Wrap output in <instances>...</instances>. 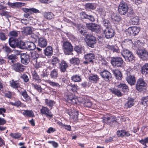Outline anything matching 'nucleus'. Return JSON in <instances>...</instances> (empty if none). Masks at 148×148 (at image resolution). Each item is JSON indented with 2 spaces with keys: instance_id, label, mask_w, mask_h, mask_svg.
Instances as JSON below:
<instances>
[{
  "instance_id": "obj_53",
  "label": "nucleus",
  "mask_w": 148,
  "mask_h": 148,
  "mask_svg": "<svg viewBox=\"0 0 148 148\" xmlns=\"http://www.w3.org/2000/svg\"><path fill=\"white\" fill-rule=\"evenodd\" d=\"M102 24L106 28L110 27V23L107 19H104L102 22Z\"/></svg>"
},
{
  "instance_id": "obj_63",
  "label": "nucleus",
  "mask_w": 148,
  "mask_h": 148,
  "mask_svg": "<svg viewBox=\"0 0 148 148\" xmlns=\"http://www.w3.org/2000/svg\"><path fill=\"white\" fill-rule=\"evenodd\" d=\"M49 83L50 85L54 87L60 88V86L58 83L56 82H52L51 81H49Z\"/></svg>"
},
{
  "instance_id": "obj_6",
  "label": "nucleus",
  "mask_w": 148,
  "mask_h": 148,
  "mask_svg": "<svg viewBox=\"0 0 148 148\" xmlns=\"http://www.w3.org/2000/svg\"><path fill=\"white\" fill-rule=\"evenodd\" d=\"M86 26L88 29L92 32L98 33L100 32V26L97 24L92 23H87L86 24Z\"/></svg>"
},
{
  "instance_id": "obj_61",
  "label": "nucleus",
  "mask_w": 148,
  "mask_h": 148,
  "mask_svg": "<svg viewBox=\"0 0 148 148\" xmlns=\"http://www.w3.org/2000/svg\"><path fill=\"white\" fill-rule=\"evenodd\" d=\"M10 104L12 106L18 107L21 105V102L20 101H15L14 103L10 102Z\"/></svg>"
},
{
  "instance_id": "obj_12",
  "label": "nucleus",
  "mask_w": 148,
  "mask_h": 148,
  "mask_svg": "<svg viewBox=\"0 0 148 148\" xmlns=\"http://www.w3.org/2000/svg\"><path fill=\"white\" fill-rule=\"evenodd\" d=\"M21 62L23 64H27L30 61V56L28 54L23 53L20 54Z\"/></svg>"
},
{
  "instance_id": "obj_17",
  "label": "nucleus",
  "mask_w": 148,
  "mask_h": 148,
  "mask_svg": "<svg viewBox=\"0 0 148 148\" xmlns=\"http://www.w3.org/2000/svg\"><path fill=\"white\" fill-rule=\"evenodd\" d=\"M8 61L10 64H13L16 62L18 60V57L15 54H12L8 55Z\"/></svg>"
},
{
  "instance_id": "obj_58",
  "label": "nucleus",
  "mask_w": 148,
  "mask_h": 148,
  "mask_svg": "<svg viewBox=\"0 0 148 148\" xmlns=\"http://www.w3.org/2000/svg\"><path fill=\"white\" fill-rule=\"evenodd\" d=\"M78 111H76L73 113L72 118L75 121L78 120Z\"/></svg>"
},
{
  "instance_id": "obj_25",
  "label": "nucleus",
  "mask_w": 148,
  "mask_h": 148,
  "mask_svg": "<svg viewBox=\"0 0 148 148\" xmlns=\"http://www.w3.org/2000/svg\"><path fill=\"white\" fill-rule=\"evenodd\" d=\"M82 15L83 18L88 19L92 22H94L95 21V17L92 15H88L85 12H82Z\"/></svg>"
},
{
  "instance_id": "obj_21",
  "label": "nucleus",
  "mask_w": 148,
  "mask_h": 148,
  "mask_svg": "<svg viewBox=\"0 0 148 148\" xmlns=\"http://www.w3.org/2000/svg\"><path fill=\"white\" fill-rule=\"evenodd\" d=\"M117 87L120 89L124 93H127L129 91V88L127 85L125 84L120 83L118 85Z\"/></svg>"
},
{
  "instance_id": "obj_49",
  "label": "nucleus",
  "mask_w": 148,
  "mask_h": 148,
  "mask_svg": "<svg viewBox=\"0 0 148 148\" xmlns=\"http://www.w3.org/2000/svg\"><path fill=\"white\" fill-rule=\"evenodd\" d=\"M44 17L50 20L53 18L54 15L51 12H45L44 14Z\"/></svg>"
},
{
  "instance_id": "obj_19",
  "label": "nucleus",
  "mask_w": 148,
  "mask_h": 148,
  "mask_svg": "<svg viewBox=\"0 0 148 148\" xmlns=\"http://www.w3.org/2000/svg\"><path fill=\"white\" fill-rule=\"evenodd\" d=\"M18 40L16 38L11 37L9 39V44L10 47L14 49L16 47V45Z\"/></svg>"
},
{
  "instance_id": "obj_34",
  "label": "nucleus",
  "mask_w": 148,
  "mask_h": 148,
  "mask_svg": "<svg viewBox=\"0 0 148 148\" xmlns=\"http://www.w3.org/2000/svg\"><path fill=\"white\" fill-rule=\"evenodd\" d=\"M112 19L113 21L116 23H119L122 19L119 15L115 14L112 15Z\"/></svg>"
},
{
  "instance_id": "obj_28",
  "label": "nucleus",
  "mask_w": 148,
  "mask_h": 148,
  "mask_svg": "<svg viewBox=\"0 0 148 148\" xmlns=\"http://www.w3.org/2000/svg\"><path fill=\"white\" fill-rule=\"evenodd\" d=\"M109 90L112 93L116 95L118 97H121L122 96V93L120 90L118 89L114 88H112L109 89Z\"/></svg>"
},
{
  "instance_id": "obj_15",
  "label": "nucleus",
  "mask_w": 148,
  "mask_h": 148,
  "mask_svg": "<svg viewBox=\"0 0 148 148\" xmlns=\"http://www.w3.org/2000/svg\"><path fill=\"white\" fill-rule=\"evenodd\" d=\"M129 70L130 71H131V70L130 69H128L127 70V77H126V80L128 83L132 86L134 85L135 84L136 79L135 77L134 76L130 75V73L128 72Z\"/></svg>"
},
{
  "instance_id": "obj_4",
  "label": "nucleus",
  "mask_w": 148,
  "mask_h": 148,
  "mask_svg": "<svg viewBox=\"0 0 148 148\" xmlns=\"http://www.w3.org/2000/svg\"><path fill=\"white\" fill-rule=\"evenodd\" d=\"M63 48L64 53L66 55H70L73 51V47L70 42H64L63 45Z\"/></svg>"
},
{
  "instance_id": "obj_52",
  "label": "nucleus",
  "mask_w": 148,
  "mask_h": 148,
  "mask_svg": "<svg viewBox=\"0 0 148 148\" xmlns=\"http://www.w3.org/2000/svg\"><path fill=\"white\" fill-rule=\"evenodd\" d=\"M141 103L144 106H148V96L142 97Z\"/></svg>"
},
{
  "instance_id": "obj_33",
  "label": "nucleus",
  "mask_w": 148,
  "mask_h": 148,
  "mask_svg": "<svg viewBox=\"0 0 148 148\" xmlns=\"http://www.w3.org/2000/svg\"><path fill=\"white\" fill-rule=\"evenodd\" d=\"M113 72L116 79L121 80L122 77V74L121 72L118 70H114Z\"/></svg>"
},
{
  "instance_id": "obj_41",
  "label": "nucleus",
  "mask_w": 148,
  "mask_h": 148,
  "mask_svg": "<svg viewBox=\"0 0 148 148\" xmlns=\"http://www.w3.org/2000/svg\"><path fill=\"white\" fill-rule=\"evenodd\" d=\"M50 76L51 78H57L58 76V71L57 70L54 69L51 71L50 74Z\"/></svg>"
},
{
  "instance_id": "obj_26",
  "label": "nucleus",
  "mask_w": 148,
  "mask_h": 148,
  "mask_svg": "<svg viewBox=\"0 0 148 148\" xmlns=\"http://www.w3.org/2000/svg\"><path fill=\"white\" fill-rule=\"evenodd\" d=\"M59 66L60 71L64 72L66 71V69L68 67V66L65 61L62 60L59 63Z\"/></svg>"
},
{
  "instance_id": "obj_56",
  "label": "nucleus",
  "mask_w": 148,
  "mask_h": 148,
  "mask_svg": "<svg viewBox=\"0 0 148 148\" xmlns=\"http://www.w3.org/2000/svg\"><path fill=\"white\" fill-rule=\"evenodd\" d=\"M126 34L129 36H133L132 27H130L125 30Z\"/></svg>"
},
{
  "instance_id": "obj_11",
  "label": "nucleus",
  "mask_w": 148,
  "mask_h": 148,
  "mask_svg": "<svg viewBox=\"0 0 148 148\" xmlns=\"http://www.w3.org/2000/svg\"><path fill=\"white\" fill-rule=\"evenodd\" d=\"M103 120L105 123L110 126H112L113 125L115 126V125H116L117 123L116 118L111 116L107 117H105Z\"/></svg>"
},
{
  "instance_id": "obj_18",
  "label": "nucleus",
  "mask_w": 148,
  "mask_h": 148,
  "mask_svg": "<svg viewBox=\"0 0 148 148\" xmlns=\"http://www.w3.org/2000/svg\"><path fill=\"white\" fill-rule=\"evenodd\" d=\"M116 134L119 137H128L130 135L129 132L125 130H119L116 132Z\"/></svg>"
},
{
  "instance_id": "obj_7",
  "label": "nucleus",
  "mask_w": 148,
  "mask_h": 148,
  "mask_svg": "<svg viewBox=\"0 0 148 148\" xmlns=\"http://www.w3.org/2000/svg\"><path fill=\"white\" fill-rule=\"evenodd\" d=\"M128 10V7L126 3L123 1L120 3L118 9V11L120 14L125 15Z\"/></svg>"
},
{
  "instance_id": "obj_16",
  "label": "nucleus",
  "mask_w": 148,
  "mask_h": 148,
  "mask_svg": "<svg viewBox=\"0 0 148 148\" xmlns=\"http://www.w3.org/2000/svg\"><path fill=\"white\" fill-rule=\"evenodd\" d=\"M38 45L44 48L47 45V40L44 37H40L38 38Z\"/></svg>"
},
{
  "instance_id": "obj_44",
  "label": "nucleus",
  "mask_w": 148,
  "mask_h": 148,
  "mask_svg": "<svg viewBox=\"0 0 148 148\" xmlns=\"http://www.w3.org/2000/svg\"><path fill=\"white\" fill-rule=\"evenodd\" d=\"M141 72L144 74H148V64H145L141 68Z\"/></svg>"
},
{
  "instance_id": "obj_64",
  "label": "nucleus",
  "mask_w": 148,
  "mask_h": 148,
  "mask_svg": "<svg viewBox=\"0 0 148 148\" xmlns=\"http://www.w3.org/2000/svg\"><path fill=\"white\" fill-rule=\"evenodd\" d=\"M12 92L10 91H8L5 93L4 96L10 99L12 97Z\"/></svg>"
},
{
  "instance_id": "obj_50",
  "label": "nucleus",
  "mask_w": 148,
  "mask_h": 148,
  "mask_svg": "<svg viewBox=\"0 0 148 148\" xmlns=\"http://www.w3.org/2000/svg\"><path fill=\"white\" fill-rule=\"evenodd\" d=\"M132 52L124 48L121 52V54L125 58L126 56H127L129 53Z\"/></svg>"
},
{
  "instance_id": "obj_10",
  "label": "nucleus",
  "mask_w": 148,
  "mask_h": 148,
  "mask_svg": "<svg viewBox=\"0 0 148 148\" xmlns=\"http://www.w3.org/2000/svg\"><path fill=\"white\" fill-rule=\"evenodd\" d=\"M100 75L105 81L108 82L111 80L112 78L111 74L107 70H104L100 73Z\"/></svg>"
},
{
  "instance_id": "obj_46",
  "label": "nucleus",
  "mask_w": 148,
  "mask_h": 148,
  "mask_svg": "<svg viewBox=\"0 0 148 148\" xmlns=\"http://www.w3.org/2000/svg\"><path fill=\"white\" fill-rule=\"evenodd\" d=\"M33 78L38 82H40L41 80L39 76L38 75L36 71L35 70L32 73Z\"/></svg>"
},
{
  "instance_id": "obj_48",
  "label": "nucleus",
  "mask_w": 148,
  "mask_h": 148,
  "mask_svg": "<svg viewBox=\"0 0 148 148\" xmlns=\"http://www.w3.org/2000/svg\"><path fill=\"white\" fill-rule=\"evenodd\" d=\"M8 5L11 6L12 8H14V7L18 8L21 6L22 3L21 2H17L14 3H11L10 2H9L8 3Z\"/></svg>"
},
{
  "instance_id": "obj_60",
  "label": "nucleus",
  "mask_w": 148,
  "mask_h": 148,
  "mask_svg": "<svg viewBox=\"0 0 148 148\" xmlns=\"http://www.w3.org/2000/svg\"><path fill=\"white\" fill-rule=\"evenodd\" d=\"M7 37L5 33L2 32H0V39L2 41H5Z\"/></svg>"
},
{
  "instance_id": "obj_55",
  "label": "nucleus",
  "mask_w": 148,
  "mask_h": 148,
  "mask_svg": "<svg viewBox=\"0 0 148 148\" xmlns=\"http://www.w3.org/2000/svg\"><path fill=\"white\" fill-rule=\"evenodd\" d=\"M127 13V16L131 18L135 16V13L133 9H129Z\"/></svg>"
},
{
  "instance_id": "obj_14",
  "label": "nucleus",
  "mask_w": 148,
  "mask_h": 148,
  "mask_svg": "<svg viewBox=\"0 0 148 148\" xmlns=\"http://www.w3.org/2000/svg\"><path fill=\"white\" fill-rule=\"evenodd\" d=\"M12 67L14 71L19 72H23L25 69L24 66L19 63L14 64L12 66Z\"/></svg>"
},
{
  "instance_id": "obj_36",
  "label": "nucleus",
  "mask_w": 148,
  "mask_h": 148,
  "mask_svg": "<svg viewBox=\"0 0 148 148\" xmlns=\"http://www.w3.org/2000/svg\"><path fill=\"white\" fill-rule=\"evenodd\" d=\"M89 80L90 82L96 83L99 80L98 76L97 75H92L89 77Z\"/></svg>"
},
{
  "instance_id": "obj_51",
  "label": "nucleus",
  "mask_w": 148,
  "mask_h": 148,
  "mask_svg": "<svg viewBox=\"0 0 148 148\" xmlns=\"http://www.w3.org/2000/svg\"><path fill=\"white\" fill-rule=\"evenodd\" d=\"M132 27L133 36H135L138 34L140 31V28L136 26H134Z\"/></svg>"
},
{
  "instance_id": "obj_31",
  "label": "nucleus",
  "mask_w": 148,
  "mask_h": 148,
  "mask_svg": "<svg viewBox=\"0 0 148 148\" xmlns=\"http://www.w3.org/2000/svg\"><path fill=\"white\" fill-rule=\"evenodd\" d=\"M99 63L100 64L104 66H106L108 64V62L106 58L103 56H99L98 57Z\"/></svg>"
},
{
  "instance_id": "obj_1",
  "label": "nucleus",
  "mask_w": 148,
  "mask_h": 148,
  "mask_svg": "<svg viewBox=\"0 0 148 148\" xmlns=\"http://www.w3.org/2000/svg\"><path fill=\"white\" fill-rule=\"evenodd\" d=\"M79 32L82 35L85 37L87 45L90 47L94 48L97 42L96 37L91 34H87V33L84 30H81Z\"/></svg>"
},
{
  "instance_id": "obj_5",
  "label": "nucleus",
  "mask_w": 148,
  "mask_h": 148,
  "mask_svg": "<svg viewBox=\"0 0 148 148\" xmlns=\"http://www.w3.org/2000/svg\"><path fill=\"white\" fill-rule=\"evenodd\" d=\"M84 58L85 60L83 62V64L85 65L91 63H93L94 60L95 58V55L92 53H88L84 55Z\"/></svg>"
},
{
  "instance_id": "obj_39",
  "label": "nucleus",
  "mask_w": 148,
  "mask_h": 148,
  "mask_svg": "<svg viewBox=\"0 0 148 148\" xmlns=\"http://www.w3.org/2000/svg\"><path fill=\"white\" fill-rule=\"evenodd\" d=\"M85 7L86 9L91 10H94L96 8L95 4L91 3H87L85 5Z\"/></svg>"
},
{
  "instance_id": "obj_2",
  "label": "nucleus",
  "mask_w": 148,
  "mask_h": 148,
  "mask_svg": "<svg viewBox=\"0 0 148 148\" xmlns=\"http://www.w3.org/2000/svg\"><path fill=\"white\" fill-rule=\"evenodd\" d=\"M111 63L115 67H123L124 61L122 58L120 57H113L111 59Z\"/></svg>"
},
{
  "instance_id": "obj_29",
  "label": "nucleus",
  "mask_w": 148,
  "mask_h": 148,
  "mask_svg": "<svg viewBox=\"0 0 148 148\" xmlns=\"http://www.w3.org/2000/svg\"><path fill=\"white\" fill-rule=\"evenodd\" d=\"M134 100L132 98H129L124 105L125 107L126 108H130L134 105Z\"/></svg>"
},
{
  "instance_id": "obj_3",
  "label": "nucleus",
  "mask_w": 148,
  "mask_h": 148,
  "mask_svg": "<svg viewBox=\"0 0 148 148\" xmlns=\"http://www.w3.org/2000/svg\"><path fill=\"white\" fill-rule=\"evenodd\" d=\"M136 54L142 60H148V52L145 49H138L136 50Z\"/></svg>"
},
{
  "instance_id": "obj_13",
  "label": "nucleus",
  "mask_w": 148,
  "mask_h": 148,
  "mask_svg": "<svg viewBox=\"0 0 148 148\" xmlns=\"http://www.w3.org/2000/svg\"><path fill=\"white\" fill-rule=\"evenodd\" d=\"M40 111L42 114L45 115L47 116L52 118L53 116V114L47 107L42 106Z\"/></svg>"
},
{
  "instance_id": "obj_38",
  "label": "nucleus",
  "mask_w": 148,
  "mask_h": 148,
  "mask_svg": "<svg viewBox=\"0 0 148 148\" xmlns=\"http://www.w3.org/2000/svg\"><path fill=\"white\" fill-rule=\"evenodd\" d=\"M74 50L78 54H81L84 51V47L81 45L75 46Z\"/></svg>"
},
{
  "instance_id": "obj_22",
  "label": "nucleus",
  "mask_w": 148,
  "mask_h": 148,
  "mask_svg": "<svg viewBox=\"0 0 148 148\" xmlns=\"http://www.w3.org/2000/svg\"><path fill=\"white\" fill-rule=\"evenodd\" d=\"M66 99L69 102L73 104L76 103L78 100L77 98L75 97L74 96L73 94L67 95Z\"/></svg>"
},
{
  "instance_id": "obj_42",
  "label": "nucleus",
  "mask_w": 148,
  "mask_h": 148,
  "mask_svg": "<svg viewBox=\"0 0 148 148\" xmlns=\"http://www.w3.org/2000/svg\"><path fill=\"white\" fill-rule=\"evenodd\" d=\"M25 42H24L21 40H18L16 45V47L21 49H25Z\"/></svg>"
},
{
  "instance_id": "obj_23",
  "label": "nucleus",
  "mask_w": 148,
  "mask_h": 148,
  "mask_svg": "<svg viewBox=\"0 0 148 148\" xmlns=\"http://www.w3.org/2000/svg\"><path fill=\"white\" fill-rule=\"evenodd\" d=\"M21 94L25 99V100H24V101H27L29 103L31 102L32 99L28 95L26 90H24L23 91H22Z\"/></svg>"
},
{
  "instance_id": "obj_40",
  "label": "nucleus",
  "mask_w": 148,
  "mask_h": 148,
  "mask_svg": "<svg viewBox=\"0 0 148 148\" xmlns=\"http://www.w3.org/2000/svg\"><path fill=\"white\" fill-rule=\"evenodd\" d=\"M45 100L46 104L50 107L51 109H52V107L56 103L54 101L52 100H49L47 99H46Z\"/></svg>"
},
{
  "instance_id": "obj_43",
  "label": "nucleus",
  "mask_w": 148,
  "mask_h": 148,
  "mask_svg": "<svg viewBox=\"0 0 148 148\" xmlns=\"http://www.w3.org/2000/svg\"><path fill=\"white\" fill-rule=\"evenodd\" d=\"M71 79L75 82H79L82 80V79L80 76L75 75H73L71 77Z\"/></svg>"
},
{
  "instance_id": "obj_59",
  "label": "nucleus",
  "mask_w": 148,
  "mask_h": 148,
  "mask_svg": "<svg viewBox=\"0 0 148 148\" xmlns=\"http://www.w3.org/2000/svg\"><path fill=\"white\" fill-rule=\"evenodd\" d=\"M132 41L131 40L129 39H124L123 41L122 42V46H123L124 45H128L131 43ZM123 47V46H122Z\"/></svg>"
},
{
  "instance_id": "obj_9",
  "label": "nucleus",
  "mask_w": 148,
  "mask_h": 148,
  "mask_svg": "<svg viewBox=\"0 0 148 148\" xmlns=\"http://www.w3.org/2000/svg\"><path fill=\"white\" fill-rule=\"evenodd\" d=\"M146 84L142 78H140L137 81L136 84V90L140 92L143 91L145 89Z\"/></svg>"
},
{
  "instance_id": "obj_54",
  "label": "nucleus",
  "mask_w": 148,
  "mask_h": 148,
  "mask_svg": "<svg viewBox=\"0 0 148 148\" xmlns=\"http://www.w3.org/2000/svg\"><path fill=\"white\" fill-rule=\"evenodd\" d=\"M10 136L12 138L17 139L19 138L21 136V134L19 133H11Z\"/></svg>"
},
{
  "instance_id": "obj_45",
  "label": "nucleus",
  "mask_w": 148,
  "mask_h": 148,
  "mask_svg": "<svg viewBox=\"0 0 148 148\" xmlns=\"http://www.w3.org/2000/svg\"><path fill=\"white\" fill-rule=\"evenodd\" d=\"M126 60L127 61L130 62L134 60L135 57L132 52L129 53V55L126 56L125 58Z\"/></svg>"
},
{
  "instance_id": "obj_8",
  "label": "nucleus",
  "mask_w": 148,
  "mask_h": 148,
  "mask_svg": "<svg viewBox=\"0 0 148 148\" xmlns=\"http://www.w3.org/2000/svg\"><path fill=\"white\" fill-rule=\"evenodd\" d=\"M103 31L105 36L107 39L111 38L114 35V31L110 27L103 29Z\"/></svg>"
},
{
  "instance_id": "obj_57",
  "label": "nucleus",
  "mask_w": 148,
  "mask_h": 148,
  "mask_svg": "<svg viewBox=\"0 0 148 148\" xmlns=\"http://www.w3.org/2000/svg\"><path fill=\"white\" fill-rule=\"evenodd\" d=\"M83 103L85 107L88 108H90L92 105L91 101L89 100H86Z\"/></svg>"
},
{
  "instance_id": "obj_35",
  "label": "nucleus",
  "mask_w": 148,
  "mask_h": 148,
  "mask_svg": "<svg viewBox=\"0 0 148 148\" xmlns=\"http://www.w3.org/2000/svg\"><path fill=\"white\" fill-rule=\"evenodd\" d=\"M31 58L30 57V61L32 63V62H36L39 58V55L36 52L31 53Z\"/></svg>"
},
{
  "instance_id": "obj_27",
  "label": "nucleus",
  "mask_w": 148,
  "mask_h": 148,
  "mask_svg": "<svg viewBox=\"0 0 148 148\" xmlns=\"http://www.w3.org/2000/svg\"><path fill=\"white\" fill-rule=\"evenodd\" d=\"M10 86L12 88L17 89L20 87V85L19 80L15 81L12 79L10 82Z\"/></svg>"
},
{
  "instance_id": "obj_20",
  "label": "nucleus",
  "mask_w": 148,
  "mask_h": 148,
  "mask_svg": "<svg viewBox=\"0 0 148 148\" xmlns=\"http://www.w3.org/2000/svg\"><path fill=\"white\" fill-rule=\"evenodd\" d=\"M25 49L28 50H34L36 48V46L33 42H25Z\"/></svg>"
},
{
  "instance_id": "obj_37",
  "label": "nucleus",
  "mask_w": 148,
  "mask_h": 148,
  "mask_svg": "<svg viewBox=\"0 0 148 148\" xmlns=\"http://www.w3.org/2000/svg\"><path fill=\"white\" fill-rule=\"evenodd\" d=\"M23 114L25 116H27L28 117H33L34 116L33 112L32 110H24L23 112Z\"/></svg>"
},
{
  "instance_id": "obj_32",
  "label": "nucleus",
  "mask_w": 148,
  "mask_h": 148,
  "mask_svg": "<svg viewBox=\"0 0 148 148\" xmlns=\"http://www.w3.org/2000/svg\"><path fill=\"white\" fill-rule=\"evenodd\" d=\"M78 87L77 85L70 83L68 85L67 88V89H69L71 91L73 92H77Z\"/></svg>"
},
{
  "instance_id": "obj_47",
  "label": "nucleus",
  "mask_w": 148,
  "mask_h": 148,
  "mask_svg": "<svg viewBox=\"0 0 148 148\" xmlns=\"http://www.w3.org/2000/svg\"><path fill=\"white\" fill-rule=\"evenodd\" d=\"M70 62L72 64L78 65L80 62V60L79 58L74 57L70 59Z\"/></svg>"
},
{
  "instance_id": "obj_62",
  "label": "nucleus",
  "mask_w": 148,
  "mask_h": 148,
  "mask_svg": "<svg viewBox=\"0 0 148 148\" xmlns=\"http://www.w3.org/2000/svg\"><path fill=\"white\" fill-rule=\"evenodd\" d=\"M2 49L7 53H10L12 52V50L9 47L6 46H3Z\"/></svg>"
},
{
  "instance_id": "obj_24",
  "label": "nucleus",
  "mask_w": 148,
  "mask_h": 148,
  "mask_svg": "<svg viewBox=\"0 0 148 148\" xmlns=\"http://www.w3.org/2000/svg\"><path fill=\"white\" fill-rule=\"evenodd\" d=\"M53 49L50 46H48L44 50V53L45 56L48 57L53 54Z\"/></svg>"
},
{
  "instance_id": "obj_30",
  "label": "nucleus",
  "mask_w": 148,
  "mask_h": 148,
  "mask_svg": "<svg viewBox=\"0 0 148 148\" xmlns=\"http://www.w3.org/2000/svg\"><path fill=\"white\" fill-rule=\"evenodd\" d=\"M139 17L135 16L130 19L129 20V22L131 25H137L139 23Z\"/></svg>"
}]
</instances>
